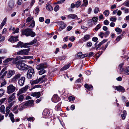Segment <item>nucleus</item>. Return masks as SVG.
Returning <instances> with one entry per match:
<instances>
[{
  "mask_svg": "<svg viewBox=\"0 0 129 129\" xmlns=\"http://www.w3.org/2000/svg\"><path fill=\"white\" fill-rule=\"evenodd\" d=\"M124 73L126 75H128L129 74V67H126V69L124 71Z\"/></svg>",
  "mask_w": 129,
  "mask_h": 129,
  "instance_id": "nucleus-33",
  "label": "nucleus"
},
{
  "mask_svg": "<svg viewBox=\"0 0 129 129\" xmlns=\"http://www.w3.org/2000/svg\"><path fill=\"white\" fill-rule=\"evenodd\" d=\"M48 66V65L46 62L41 63L37 65L36 68L38 70H40L46 68Z\"/></svg>",
  "mask_w": 129,
  "mask_h": 129,
  "instance_id": "nucleus-6",
  "label": "nucleus"
},
{
  "mask_svg": "<svg viewBox=\"0 0 129 129\" xmlns=\"http://www.w3.org/2000/svg\"><path fill=\"white\" fill-rule=\"evenodd\" d=\"M83 4L81 5L82 6H86L88 4L87 0H83Z\"/></svg>",
  "mask_w": 129,
  "mask_h": 129,
  "instance_id": "nucleus-39",
  "label": "nucleus"
},
{
  "mask_svg": "<svg viewBox=\"0 0 129 129\" xmlns=\"http://www.w3.org/2000/svg\"><path fill=\"white\" fill-rule=\"evenodd\" d=\"M15 73L14 70H11L9 71L7 74V78H9L11 77Z\"/></svg>",
  "mask_w": 129,
  "mask_h": 129,
  "instance_id": "nucleus-18",
  "label": "nucleus"
},
{
  "mask_svg": "<svg viewBox=\"0 0 129 129\" xmlns=\"http://www.w3.org/2000/svg\"><path fill=\"white\" fill-rule=\"evenodd\" d=\"M46 8L48 11H51L53 10V8L52 6L48 4H47Z\"/></svg>",
  "mask_w": 129,
  "mask_h": 129,
  "instance_id": "nucleus-21",
  "label": "nucleus"
},
{
  "mask_svg": "<svg viewBox=\"0 0 129 129\" xmlns=\"http://www.w3.org/2000/svg\"><path fill=\"white\" fill-rule=\"evenodd\" d=\"M98 19V17H93L92 18V20L93 21L95 22H96L97 21V20Z\"/></svg>",
  "mask_w": 129,
  "mask_h": 129,
  "instance_id": "nucleus-56",
  "label": "nucleus"
},
{
  "mask_svg": "<svg viewBox=\"0 0 129 129\" xmlns=\"http://www.w3.org/2000/svg\"><path fill=\"white\" fill-rule=\"evenodd\" d=\"M5 91L3 89H0V97H1L4 95Z\"/></svg>",
  "mask_w": 129,
  "mask_h": 129,
  "instance_id": "nucleus-43",
  "label": "nucleus"
},
{
  "mask_svg": "<svg viewBox=\"0 0 129 129\" xmlns=\"http://www.w3.org/2000/svg\"><path fill=\"white\" fill-rule=\"evenodd\" d=\"M14 115L12 113H11L9 115V117H10L11 120L12 122H14L15 121V119L14 118Z\"/></svg>",
  "mask_w": 129,
  "mask_h": 129,
  "instance_id": "nucleus-26",
  "label": "nucleus"
},
{
  "mask_svg": "<svg viewBox=\"0 0 129 129\" xmlns=\"http://www.w3.org/2000/svg\"><path fill=\"white\" fill-rule=\"evenodd\" d=\"M31 95L34 97L36 96V98H38L41 96V94L40 92H32Z\"/></svg>",
  "mask_w": 129,
  "mask_h": 129,
  "instance_id": "nucleus-16",
  "label": "nucleus"
},
{
  "mask_svg": "<svg viewBox=\"0 0 129 129\" xmlns=\"http://www.w3.org/2000/svg\"><path fill=\"white\" fill-rule=\"evenodd\" d=\"M13 58H7L4 61V62L5 63H8L9 61H11L13 60Z\"/></svg>",
  "mask_w": 129,
  "mask_h": 129,
  "instance_id": "nucleus-36",
  "label": "nucleus"
},
{
  "mask_svg": "<svg viewBox=\"0 0 129 129\" xmlns=\"http://www.w3.org/2000/svg\"><path fill=\"white\" fill-rule=\"evenodd\" d=\"M2 80V83L1 85V87H2L5 85L6 84V82L5 79H1Z\"/></svg>",
  "mask_w": 129,
  "mask_h": 129,
  "instance_id": "nucleus-38",
  "label": "nucleus"
},
{
  "mask_svg": "<svg viewBox=\"0 0 129 129\" xmlns=\"http://www.w3.org/2000/svg\"><path fill=\"white\" fill-rule=\"evenodd\" d=\"M28 69L27 73V77L28 78L30 79L32 76H34L35 74V71L34 69L29 66Z\"/></svg>",
  "mask_w": 129,
  "mask_h": 129,
  "instance_id": "nucleus-3",
  "label": "nucleus"
},
{
  "mask_svg": "<svg viewBox=\"0 0 129 129\" xmlns=\"http://www.w3.org/2000/svg\"><path fill=\"white\" fill-rule=\"evenodd\" d=\"M33 19V17H28L26 20V23H28L32 20Z\"/></svg>",
  "mask_w": 129,
  "mask_h": 129,
  "instance_id": "nucleus-41",
  "label": "nucleus"
},
{
  "mask_svg": "<svg viewBox=\"0 0 129 129\" xmlns=\"http://www.w3.org/2000/svg\"><path fill=\"white\" fill-rule=\"evenodd\" d=\"M16 67L19 70H28V68H29V66L25 64L21 61H18Z\"/></svg>",
  "mask_w": 129,
  "mask_h": 129,
  "instance_id": "nucleus-2",
  "label": "nucleus"
},
{
  "mask_svg": "<svg viewBox=\"0 0 129 129\" xmlns=\"http://www.w3.org/2000/svg\"><path fill=\"white\" fill-rule=\"evenodd\" d=\"M35 23L34 21V20H33L30 25L29 26V27H34L35 26Z\"/></svg>",
  "mask_w": 129,
  "mask_h": 129,
  "instance_id": "nucleus-44",
  "label": "nucleus"
},
{
  "mask_svg": "<svg viewBox=\"0 0 129 129\" xmlns=\"http://www.w3.org/2000/svg\"><path fill=\"white\" fill-rule=\"evenodd\" d=\"M37 40L36 39L34 40H33L31 42L27 43L28 44V46L29 45H32L33 44L37 42Z\"/></svg>",
  "mask_w": 129,
  "mask_h": 129,
  "instance_id": "nucleus-40",
  "label": "nucleus"
},
{
  "mask_svg": "<svg viewBox=\"0 0 129 129\" xmlns=\"http://www.w3.org/2000/svg\"><path fill=\"white\" fill-rule=\"evenodd\" d=\"M103 14L105 15L106 17H107L109 14V11L108 10H105L103 12Z\"/></svg>",
  "mask_w": 129,
  "mask_h": 129,
  "instance_id": "nucleus-34",
  "label": "nucleus"
},
{
  "mask_svg": "<svg viewBox=\"0 0 129 129\" xmlns=\"http://www.w3.org/2000/svg\"><path fill=\"white\" fill-rule=\"evenodd\" d=\"M61 23H62L63 24L60 27L58 30L60 31H61L62 29H64L66 27V26L67 25L66 24H64L63 22H61Z\"/></svg>",
  "mask_w": 129,
  "mask_h": 129,
  "instance_id": "nucleus-24",
  "label": "nucleus"
},
{
  "mask_svg": "<svg viewBox=\"0 0 129 129\" xmlns=\"http://www.w3.org/2000/svg\"><path fill=\"white\" fill-rule=\"evenodd\" d=\"M84 87L85 88L87 89L88 90H90V89H92L93 88V86L92 85H89L87 84L85 85Z\"/></svg>",
  "mask_w": 129,
  "mask_h": 129,
  "instance_id": "nucleus-32",
  "label": "nucleus"
},
{
  "mask_svg": "<svg viewBox=\"0 0 129 129\" xmlns=\"http://www.w3.org/2000/svg\"><path fill=\"white\" fill-rule=\"evenodd\" d=\"M7 92L9 94L14 92L16 89V87L12 84H10L7 87Z\"/></svg>",
  "mask_w": 129,
  "mask_h": 129,
  "instance_id": "nucleus-4",
  "label": "nucleus"
},
{
  "mask_svg": "<svg viewBox=\"0 0 129 129\" xmlns=\"http://www.w3.org/2000/svg\"><path fill=\"white\" fill-rule=\"evenodd\" d=\"M45 72V70L43 69L40 70L39 72V74L40 75H42Z\"/></svg>",
  "mask_w": 129,
  "mask_h": 129,
  "instance_id": "nucleus-46",
  "label": "nucleus"
},
{
  "mask_svg": "<svg viewBox=\"0 0 129 129\" xmlns=\"http://www.w3.org/2000/svg\"><path fill=\"white\" fill-rule=\"evenodd\" d=\"M92 40L94 42H95L98 40V38L96 37H94L92 38Z\"/></svg>",
  "mask_w": 129,
  "mask_h": 129,
  "instance_id": "nucleus-60",
  "label": "nucleus"
},
{
  "mask_svg": "<svg viewBox=\"0 0 129 129\" xmlns=\"http://www.w3.org/2000/svg\"><path fill=\"white\" fill-rule=\"evenodd\" d=\"M18 36H11L8 39V41L11 42H14L18 41Z\"/></svg>",
  "mask_w": 129,
  "mask_h": 129,
  "instance_id": "nucleus-12",
  "label": "nucleus"
},
{
  "mask_svg": "<svg viewBox=\"0 0 129 129\" xmlns=\"http://www.w3.org/2000/svg\"><path fill=\"white\" fill-rule=\"evenodd\" d=\"M74 97L72 96H70L69 98V100L71 101H73L75 100Z\"/></svg>",
  "mask_w": 129,
  "mask_h": 129,
  "instance_id": "nucleus-57",
  "label": "nucleus"
},
{
  "mask_svg": "<svg viewBox=\"0 0 129 129\" xmlns=\"http://www.w3.org/2000/svg\"><path fill=\"white\" fill-rule=\"evenodd\" d=\"M104 23L106 25H108L109 24V22L108 20H105L104 22Z\"/></svg>",
  "mask_w": 129,
  "mask_h": 129,
  "instance_id": "nucleus-61",
  "label": "nucleus"
},
{
  "mask_svg": "<svg viewBox=\"0 0 129 129\" xmlns=\"http://www.w3.org/2000/svg\"><path fill=\"white\" fill-rule=\"evenodd\" d=\"M90 38V36L88 34L85 35L82 38V40L84 42H85Z\"/></svg>",
  "mask_w": 129,
  "mask_h": 129,
  "instance_id": "nucleus-19",
  "label": "nucleus"
},
{
  "mask_svg": "<svg viewBox=\"0 0 129 129\" xmlns=\"http://www.w3.org/2000/svg\"><path fill=\"white\" fill-rule=\"evenodd\" d=\"M72 28V27L71 26H68L67 28V30L68 31L70 30Z\"/></svg>",
  "mask_w": 129,
  "mask_h": 129,
  "instance_id": "nucleus-63",
  "label": "nucleus"
},
{
  "mask_svg": "<svg viewBox=\"0 0 129 129\" xmlns=\"http://www.w3.org/2000/svg\"><path fill=\"white\" fill-rule=\"evenodd\" d=\"M44 18L43 17H40L39 19V20L40 22H42L44 21Z\"/></svg>",
  "mask_w": 129,
  "mask_h": 129,
  "instance_id": "nucleus-59",
  "label": "nucleus"
},
{
  "mask_svg": "<svg viewBox=\"0 0 129 129\" xmlns=\"http://www.w3.org/2000/svg\"><path fill=\"white\" fill-rule=\"evenodd\" d=\"M87 45L88 47H90L92 46V43L90 42H88L87 43Z\"/></svg>",
  "mask_w": 129,
  "mask_h": 129,
  "instance_id": "nucleus-62",
  "label": "nucleus"
},
{
  "mask_svg": "<svg viewBox=\"0 0 129 129\" xmlns=\"http://www.w3.org/2000/svg\"><path fill=\"white\" fill-rule=\"evenodd\" d=\"M7 18H5L4 19V20L2 21V22L1 23L2 26H3L5 25L6 23V21H7Z\"/></svg>",
  "mask_w": 129,
  "mask_h": 129,
  "instance_id": "nucleus-45",
  "label": "nucleus"
},
{
  "mask_svg": "<svg viewBox=\"0 0 129 129\" xmlns=\"http://www.w3.org/2000/svg\"><path fill=\"white\" fill-rule=\"evenodd\" d=\"M28 85L20 89L18 92L17 95L19 96L21 94L25 92L28 88Z\"/></svg>",
  "mask_w": 129,
  "mask_h": 129,
  "instance_id": "nucleus-8",
  "label": "nucleus"
},
{
  "mask_svg": "<svg viewBox=\"0 0 129 129\" xmlns=\"http://www.w3.org/2000/svg\"><path fill=\"white\" fill-rule=\"evenodd\" d=\"M126 115V112L124 110L123 112V114L121 115V117L122 119L124 120L125 118V117Z\"/></svg>",
  "mask_w": 129,
  "mask_h": 129,
  "instance_id": "nucleus-31",
  "label": "nucleus"
},
{
  "mask_svg": "<svg viewBox=\"0 0 129 129\" xmlns=\"http://www.w3.org/2000/svg\"><path fill=\"white\" fill-rule=\"evenodd\" d=\"M32 29L29 28L23 29L22 31V34L25 35L27 37L31 36L33 37L36 35L35 33L32 31Z\"/></svg>",
  "mask_w": 129,
  "mask_h": 129,
  "instance_id": "nucleus-1",
  "label": "nucleus"
},
{
  "mask_svg": "<svg viewBox=\"0 0 129 129\" xmlns=\"http://www.w3.org/2000/svg\"><path fill=\"white\" fill-rule=\"evenodd\" d=\"M19 107L21 108V109H22L26 108L27 106L26 103H23L19 105Z\"/></svg>",
  "mask_w": 129,
  "mask_h": 129,
  "instance_id": "nucleus-25",
  "label": "nucleus"
},
{
  "mask_svg": "<svg viewBox=\"0 0 129 129\" xmlns=\"http://www.w3.org/2000/svg\"><path fill=\"white\" fill-rule=\"evenodd\" d=\"M25 80V78L24 77H21L18 79V84L19 85L22 86L24 85Z\"/></svg>",
  "mask_w": 129,
  "mask_h": 129,
  "instance_id": "nucleus-10",
  "label": "nucleus"
},
{
  "mask_svg": "<svg viewBox=\"0 0 129 129\" xmlns=\"http://www.w3.org/2000/svg\"><path fill=\"white\" fill-rule=\"evenodd\" d=\"M101 46V45L99 43L98 44L95 46L94 47H93V48L94 49L95 48L96 50H97Z\"/></svg>",
  "mask_w": 129,
  "mask_h": 129,
  "instance_id": "nucleus-52",
  "label": "nucleus"
},
{
  "mask_svg": "<svg viewBox=\"0 0 129 129\" xmlns=\"http://www.w3.org/2000/svg\"><path fill=\"white\" fill-rule=\"evenodd\" d=\"M115 31L117 32L118 34H119L122 31V30L119 27H116L115 29Z\"/></svg>",
  "mask_w": 129,
  "mask_h": 129,
  "instance_id": "nucleus-35",
  "label": "nucleus"
},
{
  "mask_svg": "<svg viewBox=\"0 0 129 129\" xmlns=\"http://www.w3.org/2000/svg\"><path fill=\"white\" fill-rule=\"evenodd\" d=\"M6 68H4L1 70L0 73V79H3L5 77L7 73V71H6Z\"/></svg>",
  "mask_w": 129,
  "mask_h": 129,
  "instance_id": "nucleus-9",
  "label": "nucleus"
},
{
  "mask_svg": "<svg viewBox=\"0 0 129 129\" xmlns=\"http://www.w3.org/2000/svg\"><path fill=\"white\" fill-rule=\"evenodd\" d=\"M59 9V6L58 5H57L55 6L54 9V10L55 11H57Z\"/></svg>",
  "mask_w": 129,
  "mask_h": 129,
  "instance_id": "nucleus-53",
  "label": "nucleus"
},
{
  "mask_svg": "<svg viewBox=\"0 0 129 129\" xmlns=\"http://www.w3.org/2000/svg\"><path fill=\"white\" fill-rule=\"evenodd\" d=\"M5 107L4 105H2L0 107V112L3 114H5Z\"/></svg>",
  "mask_w": 129,
  "mask_h": 129,
  "instance_id": "nucleus-23",
  "label": "nucleus"
},
{
  "mask_svg": "<svg viewBox=\"0 0 129 129\" xmlns=\"http://www.w3.org/2000/svg\"><path fill=\"white\" fill-rule=\"evenodd\" d=\"M15 93H13L11 95H10L8 99L9 102H11L14 100L15 98Z\"/></svg>",
  "mask_w": 129,
  "mask_h": 129,
  "instance_id": "nucleus-15",
  "label": "nucleus"
},
{
  "mask_svg": "<svg viewBox=\"0 0 129 129\" xmlns=\"http://www.w3.org/2000/svg\"><path fill=\"white\" fill-rule=\"evenodd\" d=\"M45 76V75H44L42 77L39 78V79H37L33 81L32 82L31 84H36L41 81V82H44L45 80V79L44 78Z\"/></svg>",
  "mask_w": 129,
  "mask_h": 129,
  "instance_id": "nucleus-7",
  "label": "nucleus"
},
{
  "mask_svg": "<svg viewBox=\"0 0 129 129\" xmlns=\"http://www.w3.org/2000/svg\"><path fill=\"white\" fill-rule=\"evenodd\" d=\"M19 29L18 28H16V29L13 32V34L18 33L19 31Z\"/></svg>",
  "mask_w": 129,
  "mask_h": 129,
  "instance_id": "nucleus-58",
  "label": "nucleus"
},
{
  "mask_svg": "<svg viewBox=\"0 0 129 129\" xmlns=\"http://www.w3.org/2000/svg\"><path fill=\"white\" fill-rule=\"evenodd\" d=\"M115 88L116 89L119 91H124L125 90L124 88L122 86H115Z\"/></svg>",
  "mask_w": 129,
  "mask_h": 129,
  "instance_id": "nucleus-20",
  "label": "nucleus"
},
{
  "mask_svg": "<svg viewBox=\"0 0 129 129\" xmlns=\"http://www.w3.org/2000/svg\"><path fill=\"white\" fill-rule=\"evenodd\" d=\"M21 76V74L19 73L16 74L12 78V81H17L18 79H19Z\"/></svg>",
  "mask_w": 129,
  "mask_h": 129,
  "instance_id": "nucleus-14",
  "label": "nucleus"
},
{
  "mask_svg": "<svg viewBox=\"0 0 129 129\" xmlns=\"http://www.w3.org/2000/svg\"><path fill=\"white\" fill-rule=\"evenodd\" d=\"M123 65V63H122L119 65V66L118 68L121 71H123V69L122 68V66Z\"/></svg>",
  "mask_w": 129,
  "mask_h": 129,
  "instance_id": "nucleus-47",
  "label": "nucleus"
},
{
  "mask_svg": "<svg viewBox=\"0 0 129 129\" xmlns=\"http://www.w3.org/2000/svg\"><path fill=\"white\" fill-rule=\"evenodd\" d=\"M59 98L56 94L54 95L52 98V101L55 103L57 102L59 100Z\"/></svg>",
  "mask_w": 129,
  "mask_h": 129,
  "instance_id": "nucleus-13",
  "label": "nucleus"
},
{
  "mask_svg": "<svg viewBox=\"0 0 129 129\" xmlns=\"http://www.w3.org/2000/svg\"><path fill=\"white\" fill-rule=\"evenodd\" d=\"M30 49L21 50L17 52L18 55H28L29 53Z\"/></svg>",
  "mask_w": 129,
  "mask_h": 129,
  "instance_id": "nucleus-5",
  "label": "nucleus"
},
{
  "mask_svg": "<svg viewBox=\"0 0 129 129\" xmlns=\"http://www.w3.org/2000/svg\"><path fill=\"white\" fill-rule=\"evenodd\" d=\"M34 101L33 100H29L26 102L27 107H31L34 105Z\"/></svg>",
  "mask_w": 129,
  "mask_h": 129,
  "instance_id": "nucleus-17",
  "label": "nucleus"
},
{
  "mask_svg": "<svg viewBox=\"0 0 129 129\" xmlns=\"http://www.w3.org/2000/svg\"><path fill=\"white\" fill-rule=\"evenodd\" d=\"M13 61H12V63L14 64H16H16H17V63H18V61L17 62L18 60L17 59H16V58H13Z\"/></svg>",
  "mask_w": 129,
  "mask_h": 129,
  "instance_id": "nucleus-42",
  "label": "nucleus"
},
{
  "mask_svg": "<svg viewBox=\"0 0 129 129\" xmlns=\"http://www.w3.org/2000/svg\"><path fill=\"white\" fill-rule=\"evenodd\" d=\"M123 4H124L126 6L129 7V1L125 2L123 3Z\"/></svg>",
  "mask_w": 129,
  "mask_h": 129,
  "instance_id": "nucleus-51",
  "label": "nucleus"
},
{
  "mask_svg": "<svg viewBox=\"0 0 129 129\" xmlns=\"http://www.w3.org/2000/svg\"><path fill=\"white\" fill-rule=\"evenodd\" d=\"M69 40L72 42H73L75 39V38L74 36H72L69 38Z\"/></svg>",
  "mask_w": 129,
  "mask_h": 129,
  "instance_id": "nucleus-55",
  "label": "nucleus"
},
{
  "mask_svg": "<svg viewBox=\"0 0 129 129\" xmlns=\"http://www.w3.org/2000/svg\"><path fill=\"white\" fill-rule=\"evenodd\" d=\"M17 47H20L21 48L24 47L27 48L28 47L27 43H23V42L20 41L18 42L17 45Z\"/></svg>",
  "mask_w": 129,
  "mask_h": 129,
  "instance_id": "nucleus-11",
  "label": "nucleus"
},
{
  "mask_svg": "<svg viewBox=\"0 0 129 129\" xmlns=\"http://www.w3.org/2000/svg\"><path fill=\"white\" fill-rule=\"evenodd\" d=\"M9 7L12 8L14 5V1L13 0H10L9 2Z\"/></svg>",
  "mask_w": 129,
  "mask_h": 129,
  "instance_id": "nucleus-29",
  "label": "nucleus"
},
{
  "mask_svg": "<svg viewBox=\"0 0 129 129\" xmlns=\"http://www.w3.org/2000/svg\"><path fill=\"white\" fill-rule=\"evenodd\" d=\"M110 34V31H106L105 33V37H107Z\"/></svg>",
  "mask_w": 129,
  "mask_h": 129,
  "instance_id": "nucleus-54",
  "label": "nucleus"
},
{
  "mask_svg": "<svg viewBox=\"0 0 129 129\" xmlns=\"http://www.w3.org/2000/svg\"><path fill=\"white\" fill-rule=\"evenodd\" d=\"M49 113L50 112L49 111V110L47 109H45L43 112V114L44 115L46 116L48 115Z\"/></svg>",
  "mask_w": 129,
  "mask_h": 129,
  "instance_id": "nucleus-27",
  "label": "nucleus"
},
{
  "mask_svg": "<svg viewBox=\"0 0 129 129\" xmlns=\"http://www.w3.org/2000/svg\"><path fill=\"white\" fill-rule=\"evenodd\" d=\"M68 17L69 18L74 19L77 17V16L74 14H72L69 15L68 16Z\"/></svg>",
  "mask_w": 129,
  "mask_h": 129,
  "instance_id": "nucleus-22",
  "label": "nucleus"
},
{
  "mask_svg": "<svg viewBox=\"0 0 129 129\" xmlns=\"http://www.w3.org/2000/svg\"><path fill=\"white\" fill-rule=\"evenodd\" d=\"M81 3L80 1H78L75 4V6L76 7L78 8L81 4Z\"/></svg>",
  "mask_w": 129,
  "mask_h": 129,
  "instance_id": "nucleus-37",
  "label": "nucleus"
},
{
  "mask_svg": "<svg viewBox=\"0 0 129 129\" xmlns=\"http://www.w3.org/2000/svg\"><path fill=\"white\" fill-rule=\"evenodd\" d=\"M6 100V98L2 99L0 100V106L3 103L5 100Z\"/></svg>",
  "mask_w": 129,
  "mask_h": 129,
  "instance_id": "nucleus-48",
  "label": "nucleus"
},
{
  "mask_svg": "<svg viewBox=\"0 0 129 129\" xmlns=\"http://www.w3.org/2000/svg\"><path fill=\"white\" fill-rule=\"evenodd\" d=\"M18 98V101H19L22 102L24 99V95L22 94H20Z\"/></svg>",
  "mask_w": 129,
  "mask_h": 129,
  "instance_id": "nucleus-30",
  "label": "nucleus"
},
{
  "mask_svg": "<svg viewBox=\"0 0 129 129\" xmlns=\"http://www.w3.org/2000/svg\"><path fill=\"white\" fill-rule=\"evenodd\" d=\"M70 64H68L67 65H66L64 66L62 68L61 70V71H63L64 70H65L68 69L69 67L70 66Z\"/></svg>",
  "mask_w": 129,
  "mask_h": 129,
  "instance_id": "nucleus-28",
  "label": "nucleus"
},
{
  "mask_svg": "<svg viewBox=\"0 0 129 129\" xmlns=\"http://www.w3.org/2000/svg\"><path fill=\"white\" fill-rule=\"evenodd\" d=\"M99 11V8L97 7H96L95 8L94 11L95 13L96 14Z\"/></svg>",
  "mask_w": 129,
  "mask_h": 129,
  "instance_id": "nucleus-49",
  "label": "nucleus"
},
{
  "mask_svg": "<svg viewBox=\"0 0 129 129\" xmlns=\"http://www.w3.org/2000/svg\"><path fill=\"white\" fill-rule=\"evenodd\" d=\"M121 39V37L120 36H118L116 39V40L117 41V42L119 41Z\"/></svg>",
  "mask_w": 129,
  "mask_h": 129,
  "instance_id": "nucleus-64",
  "label": "nucleus"
},
{
  "mask_svg": "<svg viewBox=\"0 0 129 129\" xmlns=\"http://www.w3.org/2000/svg\"><path fill=\"white\" fill-rule=\"evenodd\" d=\"M116 18L115 17H111L110 18V20L112 21H116Z\"/></svg>",
  "mask_w": 129,
  "mask_h": 129,
  "instance_id": "nucleus-50",
  "label": "nucleus"
}]
</instances>
